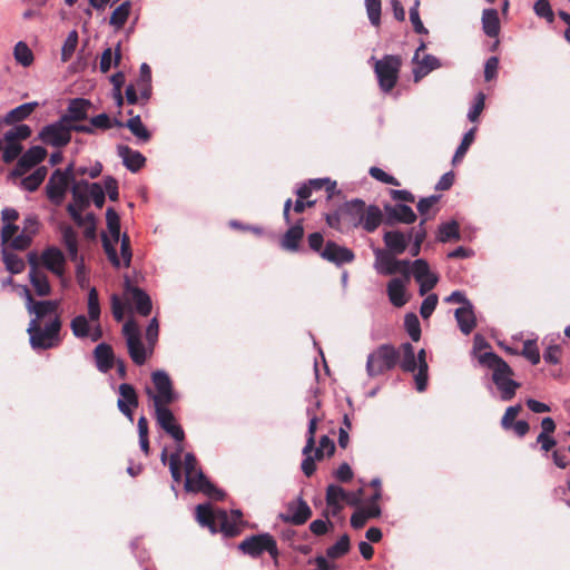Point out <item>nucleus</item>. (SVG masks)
<instances>
[{
  "label": "nucleus",
  "mask_w": 570,
  "mask_h": 570,
  "mask_svg": "<svg viewBox=\"0 0 570 570\" xmlns=\"http://www.w3.org/2000/svg\"><path fill=\"white\" fill-rule=\"evenodd\" d=\"M479 361L482 365L492 370V381L500 392V399L502 401L513 399L520 384L511 379L513 372L508 363L492 352L481 354Z\"/></svg>",
  "instance_id": "f257e3e1"
},
{
  "label": "nucleus",
  "mask_w": 570,
  "mask_h": 570,
  "mask_svg": "<svg viewBox=\"0 0 570 570\" xmlns=\"http://www.w3.org/2000/svg\"><path fill=\"white\" fill-rule=\"evenodd\" d=\"M61 326L62 322L59 315H55L46 322L30 320L27 333L31 348L33 351H43L59 346L61 343Z\"/></svg>",
  "instance_id": "f03ea898"
},
{
  "label": "nucleus",
  "mask_w": 570,
  "mask_h": 570,
  "mask_svg": "<svg viewBox=\"0 0 570 570\" xmlns=\"http://www.w3.org/2000/svg\"><path fill=\"white\" fill-rule=\"evenodd\" d=\"M233 521H229V517L224 510H212L210 504H198L196 507V520L202 527L208 528L212 532L217 531V527L220 528L227 535H233L237 532V522L242 518V512L235 510L232 512Z\"/></svg>",
  "instance_id": "7ed1b4c3"
},
{
  "label": "nucleus",
  "mask_w": 570,
  "mask_h": 570,
  "mask_svg": "<svg viewBox=\"0 0 570 570\" xmlns=\"http://www.w3.org/2000/svg\"><path fill=\"white\" fill-rule=\"evenodd\" d=\"M400 358V352L392 345L383 344L368 354L366 361L367 375L373 377L393 368Z\"/></svg>",
  "instance_id": "20e7f679"
},
{
  "label": "nucleus",
  "mask_w": 570,
  "mask_h": 570,
  "mask_svg": "<svg viewBox=\"0 0 570 570\" xmlns=\"http://www.w3.org/2000/svg\"><path fill=\"white\" fill-rule=\"evenodd\" d=\"M151 381L155 385L156 392L150 389H146V393L153 401L155 409L168 406L177 400V394L173 389V382L167 372L164 370L153 372Z\"/></svg>",
  "instance_id": "39448f33"
},
{
  "label": "nucleus",
  "mask_w": 570,
  "mask_h": 570,
  "mask_svg": "<svg viewBox=\"0 0 570 570\" xmlns=\"http://www.w3.org/2000/svg\"><path fill=\"white\" fill-rule=\"evenodd\" d=\"M401 58L394 55H386L380 60H375L374 71L379 80V86L383 92H390L397 82Z\"/></svg>",
  "instance_id": "423d86ee"
},
{
  "label": "nucleus",
  "mask_w": 570,
  "mask_h": 570,
  "mask_svg": "<svg viewBox=\"0 0 570 570\" xmlns=\"http://www.w3.org/2000/svg\"><path fill=\"white\" fill-rule=\"evenodd\" d=\"M238 549L252 558H258L264 552H268L274 560L278 557L277 543L269 533L250 535L239 543Z\"/></svg>",
  "instance_id": "0eeeda50"
},
{
  "label": "nucleus",
  "mask_w": 570,
  "mask_h": 570,
  "mask_svg": "<svg viewBox=\"0 0 570 570\" xmlns=\"http://www.w3.org/2000/svg\"><path fill=\"white\" fill-rule=\"evenodd\" d=\"M106 220L110 237H108L106 234H102V246L110 263L115 267H119L120 258L117 256L115 245L119 242L120 238V218L118 213L112 207L107 208Z\"/></svg>",
  "instance_id": "6e6552de"
},
{
  "label": "nucleus",
  "mask_w": 570,
  "mask_h": 570,
  "mask_svg": "<svg viewBox=\"0 0 570 570\" xmlns=\"http://www.w3.org/2000/svg\"><path fill=\"white\" fill-rule=\"evenodd\" d=\"M38 138L46 145L60 148L71 140L70 124L59 118L57 121L46 125L39 132Z\"/></svg>",
  "instance_id": "1a4fd4ad"
},
{
  "label": "nucleus",
  "mask_w": 570,
  "mask_h": 570,
  "mask_svg": "<svg viewBox=\"0 0 570 570\" xmlns=\"http://www.w3.org/2000/svg\"><path fill=\"white\" fill-rule=\"evenodd\" d=\"M122 298L125 305L132 308L139 315L148 316L151 313L153 302L148 293L132 285L128 278L125 281Z\"/></svg>",
  "instance_id": "9d476101"
},
{
  "label": "nucleus",
  "mask_w": 570,
  "mask_h": 570,
  "mask_svg": "<svg viewBox=\"0 0 570 570\" xmlns=\"http://www.w3.org/2000/svg\"><path fill=\"white\" fill-rule=\"evenodd\" d=\"M185 490L187 492H202L216 500L224 498V492L217 489L203 473L200 469L185 478Z\"/></svg>",
  "instance_id": "9b49d317"
},
{
  "label": "nucleus",
  "mask_w": 570,
  "mask_h": 570,
  "mask_svg": "<svg viewBox=\"0 0 570 570\" xmlns=\"http://www.w3.org/2000/svg\"><path fill=\"white\" fill-rule=\"evenodd\" d=\"M412 275L419 284V294L421 296L432 291L439 282L438 274L432 272L428 262L422 258L412 262Z\"/></svg>",
  "instance_id": "f8f14e48"
},
{
  "label": "nucleus",
  "mask_w": 570,
  "mask_h": 570,
  "mask_svg": "<svg viewBox=\"0 0 570 570\" xmlns=\"http://www.w3.org/2000/svg\"><path fill=\"white\" fill-rule=\"evenodd\" d=\"M71 181L62 174L61 169H56L46 185V194L48 199L59 206L62 204L66 193Z\"/></svg>",
  "instance_id": "ddd939ff"
},
{
  "label": "nucleus",
  "mask_w": 570,
  "mask_h": 570,
  "mask_svg": "<svg viewBox=\"0 0 570 570\" xmlns=\"http://www.w3.org/2000/svg\"><path fill=\"white\" fill-rule=\"evenodd\" d=\"M157 424L176 442H183L185 432L168 406L155 409Z\"/></svg>",
  "instance_id": "4468645a"
},
{
  "label": "nucleus",
  "mask_w": 570,
  "mask_h": 570,
  "mask_svg": "<svg viewBox=\"0 0 570 570\" xmlns=\"http://www.w3.org/2000/svg\"><path fill=\"white\" fill-rule=\"evenodd\" d=\"M412 63L415 66L412 70L414 82L421 81L430 72L442 67L439 58L430 53H423V56H419L417 52H414L412 57Z\"/></svg>",
  "instance_id": "2eb2a0df"
},
{
  "label": "nucleus",
  "mask_w": 570,
  "mask_h": 570,
  "mask_svg": "<svg viewBox=\"0 0 570 570\" xmlns=\"http://www.w3.org/2000/svg\"><path fill=\"white\" fill-rule=\"evenodd\" d=\"M321 257L337 266L351 263L354 259V253L347 247L341 246L334 242H327L324 245Z\"/></svg>",
  "instance_id": "dca6fc26"
},
{
  "label": "nucleus",
  "mask_w": 570,
  "mask_h": 570,
  "mask_svg": "<svg viewBox=\"0 0 570 570\" xmlns=\"http://www.w3.org/2000/svg\"><path fill=\"white\" fill-rule=\"evenodd\" d=\"M383 240L392 254L401 255L412 240V228L406 234L400 230L386 232L383 236Z\"/></svg>",
  "instance_id": "f3484780"
},
{
  "label": "nucleus",
  "mask_w": 570,
  "mask_h": 570,
  "mask_svg": "<svg viewBox=\"0 0 570 570\" xmlns=\"http://www.w3.org/2000/svg\"><path fill=\"white\" fill-rule=\"evenodd\" d=\"M41 261L47 269L58 277H62L65 273V256L57 247H49L41 254Z\"/></svg>",
  "instance_id": "a211bd4d"
},
{
  "label": "nucleus",
  "mask_w": 570,
  "mask_h": 570,
  "mask_svg": "<svg viewBox=\"0 0 570 570\" xmlns=\"http://www.w3.org/2000/svg\"><path fill=\"white\" fill-rule=\"evenodd\" d=\"M59 307L58 301H39L32 302L27 311L33 315L31 320H37V322H46L50 320L57 314V309Z\"/></svg>",
  "instance_id": "6ab92c4d"
},
{
  "label": "nucleus",
  "mask_w": 570,
  "mask_h": 570,
  "mask_svg": "<svg viewBox=\"0 0 570 570\" xmlns=\"http://www.w3.org/2000/svg\"><path fill=\"white\" fill-rule=\"evenodd\" d=\"M311 515L312 510L308 504L302 498H298L296 501L288 503L287 514L283 518L293 524H303Z\"/></svg>",
  "instance_id": "aec40b11"
},
{
  "label": "nucleus",
  "mask_w": 570,
  "mask_h": 570,
  "mask_svg": "<svg viewBox=\"0 0 570 570\" xmlns=\"http://www.w3.org/2000/svg\"><path fill=\"white\" fill-rule=\"evenodd\" d=\"M117 154L121 158L124 166L132 173L138 171L146 163V158L140 151L125 145L117 147Z\"/></svg>",
  "instance_id": "412c9836"
},
{
  "label": "nucleus",
  "mask_w": 570,
  "mask_h": 570,
  "mask_svg": "<svg viewBox=\"0 0 570 570\" xmlns=\"http://www.w3.org/2000/svg\"><path fill=\"white\" fill-rule=\"evenodd\" d=\"M389 223H403L413 224L416 220L414 210L404 204H396L394 206H385Z\"/></svg>",
  "instance_id": "4be33fe9"
},
{
  "label": "nucleus",
  "mask_w": 570,
  "mask_h": 570,
  "mask_svg": "<svg viewBox=\"0 0 570 570\" xmlns=\"http://www.w3.org/2000/svg\"><path fill=\"white\" fill-rule=\"evenodd\" d=\"M375 263L374 268L379 274L382 275H393L397 273L399 259H396L390 253L384 252L381 248H376L374 250Z\"/></svg>",
  "instance_id": "5701e85b"
},
{
  "label": "nucleus",
  "mask_w": 570,
  "mask_h": 570,
  "mask_svg": "<svg viewBox=\"0 0 570 570\" xmlns=\"http://www.w3.org/2000/svg\"><path fill=\"white\" fill-rule=\"evenodd\" d=\"M89 107L90 102L86 99H72L68 105L67 112L62 115L60 118L66 119L67 124L85 120L88 117Z\"/></svg>",
  "instance_id": "b1692460"
},
{
  "label": "nucleus",
  "mask_w": 570,
  "mask_h": 570,
  "mask_svg": "<svg viewBox=\"0 0 570 570\" xmlns=\"http://www.w3.org/2000/svg\"><path fill=\"white\" fill-rule=\"evenodd\" d=\"M97 368L101 373H107L115 364V354L110 345L100 343L94 351Z\"/></svg>",
  "instance_id": "393cba45"
},
{
  "label": "nucleus",
  "mask_w": 570,
  "mask_h": 570,
  "mask_svg": "<svg viewBox=\"0 0 570 570\" xmlns=\"http://www.w3.org/2000/svg\"><path fill=\"white\" fill-rule=\"evenodd\" d=\"M454 316L458 322L460 331L464 335H469L474 330L476 325V318L473 305L456 308L454 312Z\"/></svg>",
  "instance_id": "a878e982"
},
{
  "label": "nucleus",
  "mask_w": 570,
  "mask_h": 570,
  "mask_svg": "<svg viewBox=\"0 0 570 570\" xmlns=\"http://www.w3.org/2000/svg\"><path fill=\"white\" fill-rule=\"evenodd\" d=\"M115 126L128 128L130 132L142 142L148 141L151 136L149 130L142 124L139 115L129 118L126 122H121L118 119H115Z\"/></svg>",
  "instance_id": "bb28decb"
},
{
  "label": "nucleus",
  "mask_w": 570,
  "mask_h": 570,
  "mask_svg": "<svg viewBox=\"0 0 570 570\" xmlns=\"http://www.w3.org/2000/svg\"><path fill=\"white\" fill-rule=\"evenodd\" d=\"M304 236V228L301 223L289 227L281 239V246L287 252H297L299 242Z\"/></svg>",
  "instance_id": "cd10ccee"
},
{
  "label": "nucleus",
  "mask_w": 570,
  "mask_h": 570,
  "mask_svg": "<svg viewBox=\"0 0 570 570\" xmlns=\"http://www.w3.org/2000/svg\"><path fill=\"white\" fill-rule=\"evenodd\" d=\"M407 281L405 278H392L387 284V295L390 302L396 306L401 307L405 305V284Z\"/></svg>",
  "instance_id": "c85d7f7f"
},
{
  "label": "nucleus",
  "mask_w": 570,
  "mask_h": 570,
  "mask_svg": "<svg viewBox=\"0 0 570 570\" xmlns=\"http://www.w3.org/2000/svg\"><path fill=\"white\" fill-rule=\"evenodd\" d=\"M416 358V370L417 372L414 375L415 387L419 392H423L428 385V370L429 365L426 362V353L424 348H421L415 355Z\"/></svg>",
  "instance_id": "c756f323"
},
{
  "label": "nucleus",
  "mask_w": 570,
  "mask_h": 570,
  "mask_svg": "<svg viewBox=\"0 0 570 570\" xmlns=\"http://www.w3.org/2000/svg\"><path fill=\"white\" fill-rule=\"evenodd\" d=\"M37 107H39L38 101L22 104L7 112L3 117V122L7 125H11L14 122L22 121L27 119Z\"/></svg>",
  "instance_id": "7c9ffc66"
},
{
  "label": "nucleus",
  "mask_w": 570,
  "mask_h": 570,
  "mask_svg": "<svg viewBox=\"0 0 570 570\" xmlns=\"http://www.w3.org/2000/svg\"><path fill=\"white\" fill-rule=\"evenodd\" d=\"M460 225L456 220L442 223L436 233V240L440 243H449L451 240H460Z\"/></svg>",
  "instance_id": "2f4dec72"
},
{
  "label": "nucleus",
  "mask_w": 570,
  "mask_h": 570,
  "mask_svg": "<svg viewBox=\"0 0 570 570\" xmlns=\"http://www.w3.org/2000/svg\"><path fill=\"white\" fill-rule=\"evenodd\" d=\"M482 29L488 37H498L500 19L495 9H484L482 12Z\"/></svg>",
  "instance_id": "473e14b6"
},
{
  "label": "nucleus",
  "mask_w": 570,
  "mask_h": 570,
  "mask_svg": "<svg viewBox=\"0 0 570 570\" xmlns=\"http://www.w3.org/2000/svg\"><path fill=\"white\" fill-rule=\"evenodd\" d=\"M61 239L68 250L70 259L73 262H78V238L76 230L70 226L62 227Z\"/></svg>",
  "instance_id": "72a5a7b5"
},
{
  "label": "nucleus",
  "mask_w": 570,
  "mask_h": 570,
  "mask_svg": "<svg viewBox=\"0 0 570 570\" xmlns=\"http://www.w3.org/2000/svg\"><path fill=\"white\" fill-rule=\"evenodd\" d=\"M46 156L47 150L43 147L32 146L19 158L20 167H27L31 169L32 167L40 164Z\"/></svg>",
  "instance_id": "f704fd0d"
},
{
  "label": "nucleus",
  "mask_w": 570,
  "mask_h": 570,
  "mask_svg": "<svg viewBox=\"0 0 570 570\" xmlns=\"http://www.w3.org/2000/svg\"><path fill=\"white\" fill-rule=\"evenodd\" d=\"M29 281L38 296H47L51 293L47 275L42 271H29Z\"/></svg>",
  "instance_id": "c9c22d12"
},
{
  "label": "nucleus",
  "mask_w": 570,
  "mask_h": 570,
  "mask_svg": "<svg viewBox=\"0 0 570 570\" xmlns=\"http://www.w3.org/2000/svg\"><path fill=\"white\" fill-rule=\"evenodd\" d=\"M381 222H382L381 209L374 205L366 207L363 222L361 223L363 228L366 232L372 233L380 226Z\"/></svg>",
  "instance_id": "e433bc0d"
},
{
  "label": "nucleus",
  "mask_w": 570,
  "mask_h": 570,
  "mask_svg": "<svg viewBox=\"0 0 570 570\" xmlns=\"http://www.w3.org/2000/svg\"><path fill=\"white\" fill-rule=\"evenodd\" d=\"M1 255L6 268L11 274H20L21 272H23L26 264L21 257L10 252L8 247H2Z\"/></svg>",
  "instance_id": "4c0bfd02"
},
{
  "label": "nucleus",
  "mask_w": 570,
  "mask_h": 570,
  "mask_svg": "<svg viewBox=\"0 0 570 570\" xmlns=\"http://www.w3.org/2000/svg\"><path fill=\"white\" fill-rule=\"evenodd\" d=\"M130 10V1H125L120 6H118L110 16V26H112L116 30L121 29L129 17Z\"/></svg>",
  "instance_id": "58836bf2"
},
{
  "label": "nucleus",
  "mask_w": 570,
  "mask_h": 570,
  "mask_svg": "<svg viewBox=\"0 0 570 570\" xmlns=\"http://www.w3.org/2000/svg\"><path fill=\"white\" fill-rule=\"evenodd\" d=\"M365 209V203L361 199H353L345 205V213L351 217V223L354 226L361 225Z\"/></svg>",
  "instance_id": "ea45409f"
},
{
  "label": "nucleus",
  "mask_w": 570,
  "mask_h": 570,
  "mask_svg": "<svg viewBox=\"0 0 570 570\" xmlns=\"http://www.w3.org/2000/svg\"><path fill=\"white\" fill-rule=\"evenodd\" d=\"M400 348L402 352L401 368L405 372L414 373L416 371V358L413 345L406 342L401 344Z\"/></svg>",
  "instance_id": "a19ab883"
},
{
  "label": "nucleus",
  "mask_w": 570,
  "mask_h": 570,
  "mask_svg": "<svg viewBox=\"0 0 570 570\" xmlns=\"http://www.w3.org/2000/svg\"><path fill=\"white\" fill-rule=\"evenodd\" d=\"M47 168L45 166L38 167L32 174L21 180V187L28 191H35L42 184L47 176Z\"/></svg>",
  "instance_id": "79ce46f5"
},
{
  "label": "nucleus",
  "mask_w": 570,
  "mask_h": 570,
  "mask_svg": "<svg viewBox=\"0 0 570 570\" xmlns=\"http://www.w3.org/2000/svg\"><path fill=\"white\" fill-rule=\"evenodd\" d=\"M120 43L116 46L115 51L111 48L104 50L100 59V71L108 72L112 66H117L120 61Z\"/></svg>",
  "instance_id": "37998d69"
},
{
  "label": "nucleus",
  "mask_w": 570,
  "mask_h": 570,
  "mask_svg": "<svg viewBox=\"0 0 570 570\" xmlns=\"http://www.w3.org/2000/svg\"><path fill=\"white\" fill-rule=\"evenodd\" d=\"M126 343L132 362L137 365H142L147 360L148 353L141 342V338L128 341Z\"/></svg>",
  "instance_id": "c03bdc74"
},
{
  "label": "nucleus",
  "mask_w": 570,
  "mask_h": 570,
  "mask_svg": "<svg viewBox=\"0 0 570 570\" xmlns=\"http://www.w3.org/2000/svg\"><path fill=\"white\" fill-rule=\"evenodd\" d=\"M90 320L85 315H77L70 322V328L75 337L86 338L90 331Z\"/></svg>",
  "instance_id": "a18cd8bd"
},
{
  "label": "nucleus",
  "mask_w": 570,
  "mask_h": 570,
  "mask_svg": "<svg viewBox=\"0 0 570 570\" xmlns=\"http://www.w3.org/2000/svg\"><path fill=\"white\" fill-rule=\"evenodd\" d=\"M425 223L426 218H423L416 227L412 228L413 244L410 248V253L412 256H417L421 252L422 243L426 237Z\"/></svg>",
  "instance_id": "49530a36"
},
{
  "label": "nucleus",
  "mask_w": 570,
  "mask_h": 570,
  "mask_svg": "<svg viewBox=\"0 0 570 570\" xmlns=\"http://www.w3.org/2000/svg\"><path fill=\"white\" fill-rule=\"evenodd\" d=\"M13 57L16 61L22 67H29L33 62V53L29 46L23 41L16 43L13 49Z\"/></svg>",
  "instance_id": "de8ad7c7"
},
{
  "label": "nucleus",
  "mask_w": 570,
  "mask_h": 570,
  "mask_svg": "<svg viewBox=\"0 0 570 570\" xmlns=\"http://www.w3.org/2000/svg\"><path fill=\"white\" fill-rule=\"evenodd\" d=\"M119 399L118 401H121L125 403L128 407H137L138 406V396L136 393V390L131 384L122 383L118 387Z\"/></svg>",
  "instance_id": "09e8293b"
},
{
  "label": "nucleus",
  "mask_w": 570,
  "mask_h": 570,
  "mask_svg": "<svg viewBox=\"0 0 570 570\" xmlns=\"http://www.w3.org/2000/svg\"><path fill=\"white\" fill-rule=\"evenodd\" d=\"M31 132V128L28 125L21 124L8 130L3 139L6 142H19V140L29 138Z\"/></svg>",
  "instance_id": "8fccbe9b"
},
{
  "label": "nucleus",
  "mask_w": 570,
  "mask_h": 570,
  "mask_svg": "<svg viewBox=\"0 0 570 570\" xmlns=\"http://www.w3.org/2000/svg\"><path fill=\"white\" fill-rule=\"evenodd\" d=\"M475 136V128H471L469 131H466L462 138L461 144L455 150V154L453 156L452 163L455 165L458 161H461V159L465 156L469 147L474 141Z\"/></svg>",
  "instance_id": "3c124183"
},
{
  "label": "nucleus",
  "mask_w": 570,
  "mask_h": 570,
  "mask_svg": "<svg viewBox=\"0 0 570 570\" xmlns=\"http://www.w3.org/2000/svg\"><path fill=\"white\" fill-rule=\"evenodd\" d=\"M88 317L91 322H99L100 304L98 292L95 287H91L88 293Z\"/></svg>",
  "instance_id": "603ef678"
},
{
  "label": "nucleus",
  "mask_w": 570,
  "mask_h": 570,
  "mask_svg": "<svg viewBox=\"0 0 570 570\" xmlns=\"http://www.w3.org/2000/svg\"><path fill=\"white\" fill-rule=\"evenodd\" d=\"M350 550V538L347 534H343L335 544L331 546L326 550L328 558L336 559L344 556Z\"/></svg>",
  "instance_id": "864d4df0"
},
{
  "label": "nucleus",
  "mask_w": 570,
  "mask_h": 570,
  "mask_svg": "<svg viewBox=\"0 0 570 570\" xmlns=\"http://www.w3.org/2000/svg\"><path fill=\"white\" fill-rule=\"evenodd\" d=\"M77 45H78V33L76 30H72L68 33L63 45H62V48H61V60L63 62L68 61L76 48H77Z\"/></svg>",
  "instance_id": "5fc2aeb1"
},
{
  "label": "nucleus",
  "mask_w": 570,
  "mask_h": 570,
  "mask_svg": "<svg viewBox=\"0 0 570 570\" xmlns=\"http://www.w3.org/2000/svg\"><path fill=\"white\" fill-rule=\"evenodd\" d=\"M347 495L348 492H346L342 487L336 484H330L326 489V503H342L343 501H347Z\"/></svg>",
  "instance_id": "6e6d98bb"
},
{
  "label": "nucleus",
  "mask_w": 570,
  "mask_h": 570,
  "mask_svg": "<svg viewBox=\"0 0 570 570\" xmlns=\"http://www.w3.org/2000/svg\"><path fill=\"white\" fill-rule=\"evenodd\" d=\"M366 13L372 26L377 27L381 23V0H364Z\"/></svg>",
  "instance_id": "4d7b16f0"
},
{
  "label": "nucleus",
  "mask_w": 570,
  "mask_h": 570,
  "mask_svg": "<svg viewBox=\"0 0 570 570\" xmlns=\"http://www.w3.org/2000/svg\"><path fill=\"white\" fill-rule=\"evenodd\" d=\"M404 325L410 337L417 342L421 337V326L417 316L413 313L405 315Z\"/></svg>",
  "instance_id": "13d9d810"
},
{
  "label": "nucleus",
  "mask_w": 570,
  "mask_h": 570,
  "mask_svg": "<svg viewBox=\"0 0 570 570\" xmlns=\"http://www.w3.org/2000/svg\"><path fill=\"white\" fill-rule=\"evenodd\" d=\"M317 422H318V417L316 415H312V417L308 421L307 440H306V444L302 451L303 454L312 453L314 451Z\"/></svg>",
  "instance_id": "bf43d9fd"
},
{
  "label": "nucleus",
  "mask_w": 570,
  "mask_h": 570,
  "mask_svg": "<svg viewBox=\"0 0 570 570\" xmlns=\"http://www.w3.org/2000/svg\"><path fill=\"white\" fill-rule=\"evenodd\" d=\"M419 7H420V0H415L413 6L410 8V21L413 26V29L416 33L420 35H426L428 29L424 27L423 22L421 21L420 13H419Z\"/></svg>",
  "instance_id": "052dcab7"
},
{
  "label": "nucleus",
  "mask_w": 570,
  "mask_h": 570,
  "mask_svg": "<svg viewBox=\"0 0 570 570\" xmlns=\"http://www.w3.org/2000/svg\"><path fill=\"white\" fill-rule=\"evenodd\" d=\"M485 106V95L483 92H479L473 101V105L470 107L468 111V119L470 121H476L483 111Z\"/></svg>",
  "instance_id": "680f3d73"
},
{
  "label": "nucleus",
  "mask_w": 570,
  "mask_h": 570,
  "mask_svg": "<svg viewBox=\"0 0 570 570\" xmlns=\"http://www.w3.org/2000/svg\"><path fill=\"white\" fill-rule=\"evenodd\" d=\"M334 451H335L334 442L327 435H323L320 439L318 446L315 449L314 453H315V458L317 460H321L324 456V454L332 455L334 453Z\"/></svg>",
  "instance_id": "e2e57ef3"
},
{
  "label": "nucleus",
  "mask_w": 570,
  "mask_h": 570,
  "mask_svg": "<svg viewBox=\"0 0 570 570\" xmlns=\"http://www.w3.org/2000/svg\"><path fill=\"white\" fill-rule=\"evenodd\" d=\"M439 302V297L436 294L428 295L420 307V314L424 320H428L434 312Z\"/></svg>",
  "instance_id": "0e129e2a"
},
{
  "label": "nucleus",
  "mask_w": 570,
  "mask_h": 570,
  "mask_svg": "<svg viewBox=\"0 0 570 570\" xmlns=\"http://www.w3.org/2000/svg\"><path fill=\"white\" fill-rule=\"evenodd\" d=\"M521 410V404H515L507 407L501 419V426L503 430H510L512 428V423H514L513 421L520 414Z\"/></svg>",
  "instance_id": "69168bd1"
},
{
  "label": "nucleus",
  "mask_w": 570,
  "mask_h": 570,
  "mask_svg": "<svg viewBox=\"0 0 570 570\" xmlns=\"http://www.w3.org/2000/svg\"><path fill=\"white\" fill-rule=\"evenodd\" d=\"M522 355L533 365L540 362V353L534 341L528 340L523 344Z\"/></svg>",
  "instance_id": "338daca9"
},
{
  "label": "nucleus",
  "mask_w": 570,
  "mask_h": 570,
  "mask_svg": "<svg viewBox=\"0 0 570 570\" xmlns=\"http://www.w3.org/2000/svg\"><path fill=\"white\" fill-rule=\"evenodd\" d=\"M122 334L126 342L141 338L139 326L134 318H129L125 322L122 326Z\"/></svg>",
  "instance_id": "774afa93"
}]
</instances>
